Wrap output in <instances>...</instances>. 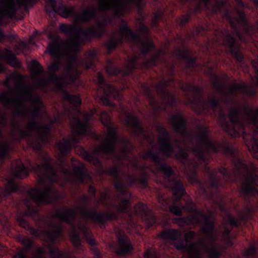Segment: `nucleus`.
Returning a JSON list of instances; mask_svg holds the SVG:
<instances>
[{"label": "nucleus", "instance_id": "nucleus-1", "mask_svg": "<svg viewBox=\"0 0 258 258\" xmlns=\"http://www.w3.org/2000/svg\"><path fill=\"white\" fill-rule=\"evenodd\" d=\"M198 129L200 133L194 136L198 140L199 144L197 147L192 149V152L197 160L189 159L188 152L181 147L180 142L177 140L175 141V145L179 149L177 153L174 152V147L171 139L160 142V150L163 156L167 158L174 157L178 160L183 166L185 173L190 183L194 184L198 182L197 169L201 164H204L207 167L209 159L206 154L222 153L232 158L238 172L241 173L243 170H248V165L238 155V150L228 141L225 140L222 143H216L210 138L208 128L200 125Z\"/></svg>", "mask_w": 258, "mask_h": 258}, {"label": "nucleus", "instance_id": "nucleus-2", "mask_svg": "<svg viewBox=\"0 0 258 258\" xmlns=\"http://www.w3.org/2000/svg\"><path fill=\"white\" fill-rule=\"evenodd\" d=\"M44 162L41 164L31 165L29 168L21 160L15 168L12 167V173L14 178L22 179L29 176L31 171L35 172L39 177L38 182L44 185V189L31 188L28 194L38 207L44 205L55 204L60 199L59 191L53 186L58 182V175L53 166L52 158L49 156L43 157Z\"/></svg>", "mask_w": 258, "mask_h": 258}, {"label": "nucleus", "instance_id": "nucleus-3", "mask_svg": "<svg viewBox=\"0 0 258 258\" xmlns=\"http://www.w3.org/2000/svg\"><path fill=\"white\" fill-rule=\"evenodd\" d=\"M99 116L103 125L106 127L107 134L103 144L95 148L92 153H90L83 147H80V155L87 161L95 167L101 168L102 162L98 156L108 161L114 162L116 160H121L117 153V144L121 146V151L124 154H128L133 148L131 141L125 137L120 138L118 135V128L111 120L109 113L106 111H102Z\"/></svg>", "mask_w": 258, "mask_h": 258}, {"label": "nucleus", "instance_id": "nucleus-4", "mask_svg": "<svg viewBox=\"0 0 258 258\" xmlns=\"http://www.w3.org/2000/svg\"><path fill=\"white\" fill-rule=\"evenodd\" d=\"M106 173L111 176L114 181V187L120 194L116 197L120 200L118 204H114V207L119 213L127 214L131 219L133 218V212L137 216H140L144 221L148 228H151L157 223L156 217L152 213L151 210L142 202L136 204L133 209L130 197L131 194L126 189L124 182L120 176V169L116 166L109 168Z\"/></svg>", "mask_w": 258, "mask_h": 258}, {"label": "nucleus", "instance_id": "nucleus-5", "mask_svg": "<svg viewBox=\"0 0 258 258\" xmlns=\"http://www.w3.org/2000/svg\"><path fill=\"white\" fill-rule=\"evenodd\" d=\"M143 160L150 159L156 165V169L163 175L166 182L165 186L171 190L173 195V203L169 207L170 211L174 215L181 216L185 207L181 203L182 198L186 194L182 182L174 176V171L171 166L160 157L159 153L152 150L147 151L142 156Z\"/></svg>", "mask_w": 258, "mask_h": 258}, {"label": "nucleus", "instance_id": "nucleus-6", "mask_svg": "<svg viewBox=\"0 0 258 258\" xmlns=\"http://www.w3.org/2000/svg\"><path fill=\"white\" fill-rule=\"evenodd\" d=\"M25 205L27 208L24 213L19 212L17 215L16 221L17 223L22 227L29 230L31 234L37 237L40 234L44 236V241L49 245V252L53 255V258H60L66 254L61 253V250L54 245L59 240L63 233V228L61 225L53 221L49 222V227L53 230L46 231L40 230L31 226L29 223L25 219V217L33 218L38 215V211L31 203L29 199H26Z\"/></svg>", "mask_w": 258, "mask_h": 258}, {"label": "nucleus", "instance_id": "nucleus-7", "mask_svg": "<svg viewBox=\"0 0 258 258\" xmlns=\"http://www.w3.org/2000/svg\"><path fill=\"white\" fill-rule=\"evenodd\" d=\"M74 118L75 123L72 127L73 137L71 139L63 138L61 141L57 143L60 152L58 161L62 173L67 175L71 174V171L65 166L66 157L71 151L73 147H77L80 143L81 138L85 136H88L97 141L99 140V137L97 134L92 131L89 118L86 117L84 121L78 117H75Z\"/></svg>", "mask_w": 258, "mask_h": 258}, {"label": "nucleus", "instance_id": "nucleus-8", "mask_svg": "<svg viewBox=\"0 0 258 258\" xmlns=\"http://www.w3.org/2000/svg\"><path fill=\"white\" fill-rule=\"evenodd\" d=\"M59 29L62 33L69 35V47L75 54L80 51L82 44L86 42H91L93 38H101L105 34L106 24L103 22H98L96 27H91L88 30H84L82 26H76L62 23Z\"/></svg>", "mask_w": 258, "mask_h": 258}, {"label": "nucleus", "instance_id": "nucleus-9", "mask_svg": "<svg viewBox=\"0 0 258 258\" xmlns=\"http://www.w3.org/2000/svg\"><path fill=\"white\" fill-rule=\"evenodd\" d=\"M228 116L229 121L227 119V115L221 109L218 117L221 127L232 138H236L240 135H242L245 143L246 139L245 123L241 118V111L239 108L235 106L231 107Z\"/></svg>", "mask_w": 258, "mask_h": 258}, {"label": "nucleus", "instance_id": "nucleus-10", "mask_svg": "<svg viewBox=\"0 0 258 258\" xmlns=\"http://www.w3.org/2000/svg\"><path fill=\"white\" fill-rule=\"evenodd\" d=\"M181 236L180 230L173 228L165 229L159 234L161 239L171 243L178 250H186L195 247V244L191 241L196 236L195 231L190 230L185 233L184 239L186 243L181 238Z\"/></svg>", "mask_w": 258, "mask_h": 258}, {"label": "nucleus", "instance_id": "nucleus-11", "mask_svg": "<svg viewBox=\"0 0 258 258\" xmlns=\"http://www.w3.org/2000/svg\"><path fill=\"white\" fill-rule=\"evenodd\" d=\"M80 200L83 205L80 209L81 214L92 222L97 223L101 229H105L107 221H113L118 219V215L113 212L101 213L98 212L96 208L89 211L87 208L89 204V199L87 196H81Z\"/></svg>", "mask_w": 258, "mask_h": 258}, {"label": "nucleus", "instance_id": "nucleus-12", "mask_svg": "<svg viewBox=\"0 0 258 258\" xmlns=\"http://www.w3.org/2000/svg\"><path fill=\"white\" fill-rule=\"evenodd\" d=\"M242 109L248 117L247 120L244 121L245 126L252 125L254 127L249 136H247L246 133L245 145L253 156L258 159V108L256 110L255 114L253 108H250L248 105L243 106Z\"/></svg>", "mask_w": 258, "mask_h": 258}, {"label": "nucleus", "instance_id": "nucleus-13", "mask_svg": "<svg viewBox=\"0 0 258 258\" xmlns=\"http://www.w3.org/2000/svg\"><path fill=\"white\" fill-rule=\"evenodd\" d=\"M185 210L193 214L191 217H180L173 219L174 223L177 224L180 228L183 229L185 226H195L200 224H203V222L213 215L212 213L210 215L206 214L201 209L195 208L194 204L192 200L187 202Z\"/></svg>", "mask_w": 258, "mask_h": 258}, {"label": "nucleus", "instance_id": "nucleus-14", "mask_svg": "<svg viewBox=\"0 0 258 258\" xmlns=\"http://www.w3.org/2000/svg\"><path fill=\"white\" fill-rule=\"evenodd\" d=\"M121 22L122 25L119 28L120 32L130 42L136 44L139 47L142 55H146L154 48V43L152 40L147 39L144 41L141 34L135 32L126 22L122 20Z\"/></svg>", "mask_w": 258, "mask_h": 258}, {"label": "nucleus", "instance_id": "nucleus-15", "mask_svg": "<svg viewBox=\"0 0 258 258\" xmlns=\"http://www.w3.org/2000/svg\"><path fill=\"white\" fill-rule=\"evenodd\" d=\"M37 0H0V13L5 17L14 19L21 7H32Z\"/></svg>", "mask_w": 258, "mask_h": 258}, {"label": "nucleus", "instance_id": "nucleus-16", "mask_svg": "<svg viewBox=\"0 0 258 258\" xmlns=\"http://www.w3.org/2000/svg\"><path fill=\"white\" fill-rule=\"evenodd\" d=\"M56 119L51 120L50 124L40 125L36 120L30 121V127L36 132L37 138L32 141L33 149L37 151L42 150V145L46 144L50 135L52 126Z\"/></svg>", "mask_w": 258, "mask_h": 258}, {"label": "nucleus", "instance_id": "nucleus-17", "mask_svg": "<svg viewBox=\"0 0 258 258\" xmlns=\"http://www.w3.org/2000/svg\"><path fill=\"white\" fill-rule=\"evenodd\" d=\"M97 82L101 100L103 104L111 106L112 102L110 98H119L120 94L117 89L112 84L107 83L101 72H99L97 74Z\"/></svg>", "mask_w": 258, "mask_h": 258}, {"label": "nucleus", "instance_id": "nucleus-18", "mask_svg": "<svg viewBox=\"0 0 258 258\" xmlns=\"http://www.w3.org/2000/svg\"><path fill=\"white\" fill-rule=\"evenodd\" d=\"M48 78L51 81L56 84L64 99L70 102L76 110L80 112V107L82 102L80 95L71 94L65 88L64 83L62 81L63 78L61 77L58 76L56 73H49Z\"/></svg>", "mask_w": 258, "mask_h": 258}, {"label": "nucleus", "instance_id": "nucleus-19", "mask_svg": "<svg viewBox=\"0 0 258 258\" xmlns=\"http://www.w3.org/2000/svg\"><path fill=\"white\" fill-rule=\"evenodd\" d=\"M240 192L245 200L258 196V174L252 173L246 176Z\"/></svg>", "mask_w": 258, "mask_h": 258}, {"label": "nucleus", "instance_id": "nucleus-20", "mask_svg": "<svg viewBox=\"0 0 258 258\" xmlns=\"http://www.w3.org/2000/svg\"><path fill=\"white\" fill-rule=\"evenodd\" d=\"M125 115V125L129 128L133 136L137 139H141L142 137H145L146 136L145 129L139 116L128 112H126Z\"/></svg>", "mask_w": 258, "mask_h": 258}, {"label": "nucleus", "instance_id": "nucleus-21", "mask_svg": "<svg viewBox=\"0 0 258 258\" xmlns=\"http://www.w3.org/2000/svg\"><path fill=\"white\" fill-rule=\"evenodd\" d=\"M181 89L184 92L191 93L192 95L191 97L187 95L188 104L199 107L201 100L203 98V88L194 84H185L181 86Z\"/></svg>", "mask_w": 258, "mask_h": 258}, {"label": "nucleus", "instance_id": "nucleus-22", "mask_svg": "<svg viewBox=\"0 0 258 258\" xmlns=\"http://www.w3.org/2000/svg\"><path fill=\"white\" fill-rule=\"evenodd\" d=\"M46 11L48 13L52 12L65 18L75 14L74 9L65 6L61 0H49Z\"/></svg>", "mask_w": 258, "mask_h": 258}, {"label": "nucleus", "instance_id": "nucleus-23", "mask_svg": "<svg viewBox=\"0 0 258 258\" xmlns=\"http://www.w3.org/2000/svg\"><path fill=\"white\" fill-rule=\"evenodd\" d=\"M171 122L176 134L183 138L189 137L190 141H192V135L187 130V120L184 115L178 113L172 115Z\"/></svg>", "mask_w": 258, "mask_h": 258}, {"label": "nucleus", "instance_id": "nucleus-24", "mask_svg": "<svg viewBox=\"0 0 258 258\" xmlns=\"http://www.w3.org/2000/svg\"><path fill=\"white\" fill-rule=\"evenodd\" d=\"M139 61V57L135 56L134 57L130 58L128 60V64L126 67L125 70H123L120 68L114 67L112 62L109 60L110 64L106 68V73L110 76H117L119 74H122L126 76H128L133 73L136 69Z\"/></svg>", "mask_w": 258, "mask_h": 258}, {"label": "nucleus", "instance_id": "nucleus-25", "mask_svg": "<svg viewBox=\"0 0 258 258\" xmlns=\"http://www.w3.org/2000/svg\"><path fill=\"white\" fill-rule=\"evenodd\" d=\"M83 233L84 238L90 246V251L93 255V258H103V254L101 250L98 248V243L94 238L88 228L84 225L79 227Z\"/></svg>", "mask_w": 258, "mask_h": 258}, {"label": "nucleus", "instance_id": "nucleus-26", "mask_svg": "<svg viewBox=\"0 0 258 258\" xmlns=\"http://www.w3.org/2000/svg\"><path fill=\"white\" fill-rule=\"evenodd\" d=\"M210 70L211 71L210 76L213 78V85L214 87L217 92L224 95L223 100V102L226 106H229L232 103H233V100L229 95L225 93V90L227 88L225 83L222 81L219 77L213 72V67H210Z\"/></svg>", "mask_w": 258, "mask_h": 258}, {"label": "nucleus", "instance_id": "nucleus-27", "mask_svg": "<svg viewBox=\"0 0 258 258\" xmlns=\"http://www.w3.org/2000/svg\"><path fill=\"white\" fill-rule=\"evenodd\" d=\"M134 249L130 239L124 234L119 233L117 236V255L123 256L130 253Z\"/></svg>", "mask_w": 258, "mask_h": 258}, {"label": "nucleus", "instance_id": "nucleus-28", "mask_svg": "<svg viewBox=\"0 0 258 258\" xmlns=\"http://www.w3.org/2000/svg\"><path fill=\"white\" fill-rule=\"evenodd\" d=\"M215 216L213 215L210 218L203 222V224H200L201 230L207 237L212 245H214L217 239V235L215 234Z\"/></svg>", "mask_w": 258, "mask_h": 258}, {"label": "nucleus", "instance_id": "nucleus-29", "mask_svg": "<svg viewBox=\"0 0 258 258\" xmlns=\"http://www.w3.org/2000/svg\"><path fill=\"white\" fill-rule=\"evenodd\" d=\"M5 180L4 187L1 188L0 201H5L9 198L11 199L12 194L18 192L20 189L14 178H6Z\"/></svg>", "mask_w": 258, "mask_h": 258}, {"label": "nucleus", "instance_id": "nucleus-30", "mask_svg": "<svg viewBox=\"0 0 258 258\" xmlns=\"http://www.w3.org/2000/svg\"><path fill=\"white\" fill-rule=\"evenodd\" d=\"M25 94L28 97L26 101L31 102L33 107L31 112V114L33 117L32 120L37 121L38 118L40 117L41 108L43 106L41 98L38 95H33L31 91L29 90H26Z\"/></svg>", "mask_w": 258, "mask_h": 258}, {"label": "nucleus", "instance_id": "nucleus-31", "mask_svg": "<svg viewBox=\"0 0 258 258\" xmlns=\"http://www.w3.org/2000/svg\"><path fill=\"white\" fill-rule=\"evenodd\" d=\"M100 5L99 10L106 12L109 10H112L116 16H119L121 14V7L124 6L125 4L118 0H99Z\"/></svg>", "mask_w": 258, "mask_h": 258}, {"label": "nucleus", "instance_id": "nucleus-32", "mask_svg": "<svg viewBox=\"0 0 258 258\" xmlns=\"http://www.w3.org/2000/svg\"><path fill=\"white\" fill-rule=\"evenodd\" d=\"M175 55L185 62L187 69H194L196 67L197 58L191 55L188 49L185 48L182 50L177 47L175 51Z\"/></svg>", "mask_w": 258, "mask_h": 258}, {"label": "nucleus", "instance_id": "nucleus-33", "mask_svg": "<svg viewBox=\"0 0 258 258\" xmlns=\"http://www.w3.org/2000/svg\"><path fill=\"white\" fill-rule=\"evenodd\" d=\"M168 82L164 80L163 82L157 85V92L160 95L163 99L166 100L167 104L170 106L176 103V96L171 91L166 90V87L168 86Z\"/></svg>", "mask_w": 258, "mask_h": 258}, {"label": "nucleus", "instance_id": "nucleus-34", "mask_svg": "<svg viewBox=\"0 0 258 258\" xmlns=\"http://www.w3.org/2000/svg\"><path fill=\"white\" fill-rule=\"evenodd\" d=\"M76 215L75 209L65 208L57 211L55 217L69 225L73 226Z\"/></svg>", "mask_w": 258, "mask_h": 258}, {"label": "nucleus", "instance_id": "nucleus-35", "mask_svg": "<svg viewBox=\"0 0 258 258\" xmlns=\"http://www.w3.org/2000/svg\"><path fill=\"white\" fill-rule=\"evenodd\" d=\"M71 161L73 163L76 183L84 184L85 181V178L88 175L86 165L84 163H81L80 165L77 166L74 163L78 162V161L74 157L72 158Z\"/></svg>", "mask_w": 258, "mask_h": 258}, {"label": "nucleus", "instance_id": "nucleus-36", "mask_svg": "<svg viewBox=\"0 0 258 258\" xmlns=\"http://www.w3.org/2000/svg\"><path fill=\"white\" fill-rule=\"evenodd\" d=\"M219 210L228 218V223L232 227L239 228L241 226V222L244 219L243 217L235 218L230 213L229 210L225 204L221 202L219 204Z\"/></svg>", "mask_w": 258, "mask_h": 258}, {"label": "nucleus", "instance_id": "nucleus-37", "mask_svg": "<svg viewBox=\"0 0 258 258\" xmlns=\"http://www.w3.org/2000/svg\"><path fill=\"white\" fill-rule=\"evenodd\" d=\"M96 59V51L94 50H90L87 53L86 58L81 60V65L85 69H93L95 67V60Z\"/></svg>", "mask_w": 258, "mask_h": 258}, {"label": "nucleus", "instance_id": "nucleus-38", "mask_svg": "<svg viewBox=\"0 0 258 258\" xmlns=\"http://www.w3.org/2000/svg\"><path fill=\"white\" fill-rule=\"evenodd\" d=\"M97 13L94 8L85 10L82 14L78 15L75 18V21L78 22L81 20L83 22H90L97 17Z\"/></svg>", "mask_w": 258, "mask_h": 258}, {"label": "nucleus", "instance_id": "nucleus-39", "mask_svg": "<svg viewBox=\"0 0 258 258\" xmlns=\"http://www.w3.org/2000/svg\"><path fill=\"white\" fill-rule=\"evenodd\" d=\"M123 38L119 37L117 38L115 36L111 38L110 40L105 43L104 45L107 50L108 55H110L113 51L116 49L119 45H121L123 43Z\"/></svg>", "mask_w": 258, "mask_h": 258}, {"label": "nucleus", "instance_id": "nucleus-40", "mask_svg": "<svg viewBox=\"0 0 258 258\" xmlns=\"http://www.w3.org/2000/svg\"><path fill=\"white\" fill-rule=\"evenodd\" d=\"M203 110L211 109L216 114L217 109L221 106L220 100L215 96L209 98L206 102L202 105Z\"/></svg>", "mask_w": 258, "mask_h": 258}, {"label": "nucleus", "instance_id": "nucleus-41", "mask_svg": "<svg viewBox=\"0 0 258 258\" xmlns=\"http://www.w3.org/2000/svg\"><path fill=\"white\" fill-rule=\"evenodd\" d=\"M142 88L144 95L149 100L150 105L153 108H156L157 102L150 87L146 84H143L142 85Z\"/></svg>", "mask_w": 258, "mask_h": 258}, {"label": "nucleus", "instance_id": "nucleus-42", "mask_svg": "<svg viewBox=\"0 0 258 258\" xmlns=\"http://www.w3.org/2000/svg\"><path fill=\"white\" fill-rule=\"evenodd\" d=\"M32 132H35V131L30 127L29 123L28 126V129L20 130L19 137L20 140L26 139L28 138L30 141L31 146L33 148L32 145V141L33 140H35V139H32Z\"/></svg>", "mask_w": 258, "mask_h": 258}, {"label": "nucleus", "instance_id": "nucleus-43", "mask_svg": "<svg viewBox=\"0 0 258 258\" xmlns=\"http://www.w3.org/2000/svg\"><path fill=\"white\" fill-rule=\"evenodd\" d=\"M211 0H201V2L204 4L206 9L207 10H210V7L211 6ZM224 3V2L223 1L219 2L216 0V6L212 7V12L216 14L218 11H221L222 7L223 6Z\"/></svg>", "mask_w": 258, "mask_h": 258}, {"label": "nucleus", "instance_id": "nucleus-44", "mask_svg": "<svg viewBox=\"0 0 258 258\" xmlns=\"http://www.w3.org/2000/svg\"><path fill=\"white\" fill-rule=\"evenodd\" d=\"M156 129L161 136L159 139L160 142L171 139L169 132L163 125L160 124L157 125Z\"/></svg>", "mask_w": 258, "mask_h": 258}, {"label": "nucleus", "instance_id": "nucleus-45", "mask_svg": "<svg viewBox=\"0 0 258 258\" xmlns=\"http://www.w3.org/2000/svg\"><path fill=\"white\" fill-rule=\"evenodd\" d=\"M71 241L74 246L77 248L80 249L82 247V240L80 234L74 230L71 235Z\"/></svg>", "mask_w": 258, "mask_h": 258}, {"label": "nucleus", "instance_id": "nucleus-46", "mask_svg": "<svg viewBox=\"0 0 258 258\" xmlns=\"http://www.w3.org/2000/svg\"><path fill=\"white\" fill-rule=\"evenodd\" d=\"M149 178V174L143 170L141 173V177L137 178V184H139L142 188H146L148 187V180Z\"/></svg>", "mask_w": 258, "mask_h": 258}, {"label": "nucleus", "instance_id": "nucleus-47", "mask_svg": "<svg viewBox=\"0 0 258 258\" xmlns=\"http://www.w3.org/2000/svg\"><path fill=\"white\" fill-rule=\"evenodd\" d=\"M163 18V13L160 10H158L153 13L152 25L154 28H159V22Z\"/></svg>", "mask_w": 258, "mask_h": 258}, {"label": "nucleus", "instance_id": "nucleus-48", "mask_svg": "<svg viewBox=\"0 0 258 258\" xmlns=\"http://www.w3.org/2000/svg\"><path fill=\"white\" fill-rule=\"evenodd\" d=\"M32 73L35 76L41 75L43 71V68L40 63L36 60L32 61Z\"/></svg>", "mask_w": 258, "mask_h": 258}, {"label": "nucleus", "instance_id": "nucleus-49", "mask_svg": "<svg viewBox=\"0 0 258 258\" xmlns=\"http://www.w3.org/2000/svg\"><path fill=\"white\" fill-rule=\"evenodd\" d=\"M257 253V248L255 245L251 244L248 249H244L243 255L245 257L253 258Z\"/></svg>", "mask_w": 258, "mask_h": 258}, {"label": "nucleus", "instance_id": "nucleus-50", "mask_svg": "<svg viewBox=\"0 0 258 258\" xmlns=\"http://www.w3.org/2000/svg\"><path fill=\"white\" fill-rule=\"evenodd\" d=\"M0 102L4 103L7 107H11L16 104L14 100L10 99L7 93L0 94Z\"/></svg>", "mask_w": 258, "mask_h": 258}, {"label": "nucleus", "instance_id": "nucleus-51", "mask_svg": "<svg viewBox=\"0 0 258 258\" xmlns=\"http://www.w3.org/2000/svg\"><path fill=\"white\" fill-rule=\"evenodd\" d=\"M218 172L223 176L226 181L232 179V173L225 166H221L218 168Z\"/></svg>", "mask_w": 258, "mask_h": 258}, {"label": "nucleus", "instance_id": "nucleus-52", "mask_svg": "<svg viewBox=\"0 0 258 258\" xmlns=\"http://www.w3.org/2000/svg\"><path fill=\"white\" fill-rule=\"evenodd\" d=\"M58 49V45L55 42H52L49 43L47 48V50L51 56H55Z\"/></svg>", "mask_w": 258, "mask_h": 258}, {"label": "nucleus", "instance_id": "nucleus-53", "mask_svg": "<svg viewBox=\"0 0 258 258\" xmlns=\"http://www.w3.org/2000/svg\"><path fill=\"white\" fill-rule=\"evenodd\" d=\"M206 250L210 254V258H220V252L216 248H210L205 246Z\"/></svg>", "mask_w": 258, "mask_h": 258}, {"label": "nucleus", "instance_id": "nucleus-54", "mask_svg": "<svg viewBox=\"0 0 258 258\" xmlns=\"http://www.w3.org/2000/svg\"><path fill=\"white\" fill-rule=\"evenodd\" d=\"M209 185L211 187L217 191L220 186V180L215 176H212L209 180Z\"/></svg>", "mask_w": 258, "mask_h": 258}, {"label": "nucleus", "instance_id": "nucleus-55", "mask_svg": "<svg viewBox=\"0 0 258 258\" xmlns=\"http://www.w3.org/2000/svg\"><path fill=\"white\" fill-rule=\"evenodd\" d=\"M191 17L190 13H188L184 15H182L180 18H179L178 21L179 25L182 28H184L185 25L188 23Z\"/></svg>", "mask_w": 258, "mask_h": 258}, {"label": "nucleus", "instance_id": "nucleus-56", "mask_svg": "<svg viewBox=\"0 0 258 258\" xmlns=\"http://www.w3.org/2000/svg\"><path fill=\"white\" fill-rule=\"evenodd\" d=\"M7 61L8 63L13 67H17L19 64L17 57L11 52L7 57Z\"/></svg>", "mask_w": 258, "mask_h": 258}, {"label": "nucleus", "instance_id": "nucleus-57", "mask_svg": "<svg viewBox=\"0 0 258 258\" xmlns=\"http://www.w3.org/2000/svg\"><path fill=\"white\" fill-rule=\"evenodd\" d=\"M17 107L14 111V114L16 116H25L26 112L24 110L22 109L25 105L23 103L19 102L17 103Z\"/></svg>", "mask_w": 258, "mask_h": 258}, {"label": "nucleus", "instance_id": "nucleus-58", "mask_svg": "<svg viewBox=\"0 0 258 258\" xmlns=\"http://www.w3.org/2000/svg\"><path fill=\"white\" fill-rule=\"evenodd\" d=\"M60 68V62L59 60L53 62L49 67V73H57Z\"/></svg>", "mask_w": 258, "mask_h": 258}, {"label": "nucleus", "instance_id": "nucleus-59", "mask_svg": "<svg viewBox=\"0 0 258 258\" xmlns=\"http://www.w3.org/2000/svg\"><path fill=\"white\" fill-rule=\"evenodd\" d=\"M143 64L147 69L152 67L157 66L158 64V63L151 57L149 58L146 59L144 61Z\"/></svg>", "mask_w": 258, "mask_h": 258}, {"label": "nucleus", "instance_id": "nucleus-60", "mask_svg": "<svg viewBox=\"0 0 258 258\" xmlns=\"http://www.w3.org/2000/svg\"><path fill=\"white\" fill-rule=\"evenodd\" d=\"M163 61L166 65L169 67L171 75L174 76L175 75V63L174 62L170 63L165 58L163 59Z\"/></svg>", "mask_w": 258, "mask_h": 258}, {"label": "nucleus", "instance_id": "nucleus-61", "mask_svg": "<svg viewBox=\"0 0 258 258\" xmlns=\"http://www.w3.org/2000/svg\"><path fill=\"white\" fill-rule=\"evenodd\" d=\"M129 2L134 4L139 10H142L145 6L144 0H127Z\"/></svg>", "mask_w": 258, "mask_h": 258}, {"label": "nucleus", "instance_id": "nucleus-62", "mask_svg": "<svg viewBox=\"0 0 258 258\" xmlns=\"http://www.w3.org/2000/svg\"><path fill=\"white\" fill-rule=\"evenodd\" d=\"M139 25L140 32L145 35H147L149 32V30L148 27L146 25V24L143 22H140L139 23Z\"/></svg>", "mask_w": 258, "mask_h": 258}, {"label": "nucleus", "instance_id": "nucleus-63", "mask_svg": "<svg viewBox=\"0 0 258 258\" xmlns=\"http://www.w3.org/2000/svg\"><path fill=\"white\" fill-rule=\"evenodd\" d=\"M144 258H158L156 252L152 251L151 249L147 250L144 253Z\"/></svg>", "mask_w": 258, "mask_h": 258}, {"label": "nucleus", "instance_id": "nucleus-64", "mask_svg": "<svg viewBox=\"0 0 258 258\" xmlns=\"http://www.w3.org/2000/svg\"><path fill=\"white\" fill-rule=\"evenodd\" d=\"M206 31V29L204 26H201L196 27L193 32V35L196 34V35H204Z\"/></svg>", "mask_w": 258, "mask_h": 258}]
</instances>
